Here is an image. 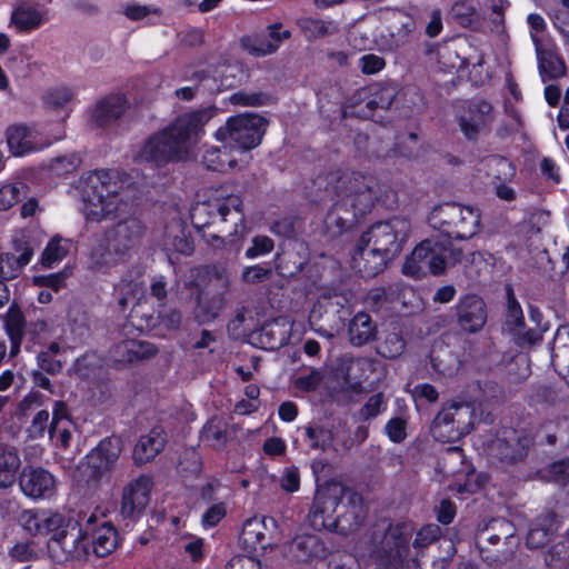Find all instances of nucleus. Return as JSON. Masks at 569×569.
Returning a JSON list of instances; mask_svg holds the SVG:
<instances>
[{
	"label": "nucleus",
	"instance_id": "f257e3e1",
	"mask_svg": "<svg viewBox=\"0 0 569 569\" xmlns=\"http://www.w3.org/2000/svg\"><path fill=\"white\" fill-rule=\"evenodd\" d=\"M79 188L88 220H112L90 248V268L104 271L126 262L146 231L134 211L130 178L117 169H98L83 174Z\"/></svg>",
	"mask_w": 569,
	"mask_h": 569
},
{
	"label": "nucleus",
	"instance_id": "f03ea898",
	"mask_svg": "<svg viewBox=\"0 0 569 569\" xmlns=\"http://www.w3.org/2000/svg\"><path fill=\"white\" fill-rule=\"evenodd\" d=\"M217 113L214 106L181 113L169 126L150 136L140 147L136 159L161 168L194 158L204 127Z\"/></svg>",
	"mask_w": 569,
	"mask_h": 569
},
{
	"label": "nucleus",
	"instance_id": "7ed1b4c3",
	"mask_svg": "<svg viewBox=\"0 0 569 569\" xmlns=\"http://www.w3.org/2000/svg\"><path fill=\"white\" fill-rule=\"evenodd\" d=\"M190 219L204 242L213 250L238 253L247 232L240 196L217 190L191 207Z\"/></svg>",
	"mask_w": 569,
	"mask_h": 569
},
{
	"label": "nucleus",
	"instance_id": "20e7f679",
	"mask_svg": "<svg viewBox=\"0 0 569 569\" xmlns=\"http://www.w3.org/2000/svg\"><path fill=\"white\" fill-rule=\"evenodd\" d=\"M316 184L325 188L331 201L328 222L335 221L340 228L370 211L377 199L375 178L357 171L336 170L319 177Z\"/></svg>",
	"mask_w": 569,
	"mask_h": 569
},
{
	"label": "nucleus",
	"instance_id": "39448f33",
	"mask_svg": "<svg viewBox=\"0 0 569 569\" xmlns=\"http://www.w3.org/2000/svg\"><path fill=\"white\" fill-rule=\"evenodd\" d=\"M409 231L410 222L405 218L395 217L373 223L356 244L352 268L362 277H375L400 253Z\"/></svg>",
	"mask_w": 569,
	"mask_h": 569
},
{
	"label": "nucleus",
	"instance_id": "423d86ee",
	"mask_svg": "<svg viewBox=\"0 0 569 569\" xmlns=\"http://www.w3.org/2000/svg\"><path fill=\"white\" fill-rule=\"evenodd\" d=\"M430 226L450 239L472 238L480 227V212L477 208L448 202L437 206L428 217Z\"/></svg>",
	"mask_w": 569,
	"mask_h": 569
},
{
	"label": "nucleus",
	"instance_id": "0eeeda50",
	"mask_svg": "<svg viewBox=\"0 0 569 569\" xmlns=\"http://www.w3.org/2000/svg\"><path fill=\"white\" fill-rule=\"evenodd\" d=\"M267 124L268 121L257 113H240L229 117L213 137L221 143H229L236 151L246 152L261 143Z\"/></svg>",
	"mask_w": 569,
	"mask_h": 569
},
{
	"label": "nucleus",
	"instance_id": "6e6552de",
	"mask_svg": "<svg viewBox=\"0 0 569 569\" xmlns=\"http://www.w3.org/2000/svg\"><path fill=\"white\" fill-rule=\"evenodd\" d=\"M477 410L473 403L453 400L435 417L432 437L440 442H455L469 435L475 427Z\"/></svg>",
	"mask_w": 569,
	"mask_h": 569
},
{
	"label": "nucleus",
	"instance_id": "1a4fd4ad",
	"mask_svg": "<svg viewBox=\"0 0 569 569\" xmlns=\"http://www.w3.org/2000/svg\"><path fill=\"white\" fill-rule=\"evenodd\" d=\"M413 527L410 523L389 526L380 546H376L370 557L381 567H398L410 561V545Z\"/></svg>",
	"mask_w": 569,
	"mask_h": 569
},
{
	"label": "nucleus",
	"instance_id": "9d476101",
	"mask_svg": "<svg viewBox=\"0 0 569 569\" xmlns=\"http://www.w3.org/2000/svg\"><path fill=\"white\" fill-rule=\"evenodd\" d=\"M446 248L439 247L433 240L427 239L419 243L406 259L402 272L412 278H420L430 271L441 273L446 268Z\"/></svg>",
	"mask_w": 569,
	"mask_h": 569
},
{
	"label": "nucleus",
	"instance_id": "9b49d317",
	"mask_svg": "<svg viewBox=\"0 0 569 569\" xmlns=\"http://www.w3.org/2000/svg\"><path fill=\"white\" fill-rule=\"evenodd\" d=\"M346 496V488L340 483H328L318 489L309 512V521L316 530H332L335 512Z\"/></svg>",
	"mask_w": 569,
	"mask_h": 569
},
{
	"label": "nucleus",
	"instance_id": "f8f14e48",
	"mask_svg": "<svg viewBox=\"0 0 569 569\" xmlns=\"http://www.w3.org/2000/svg\"><path fill=\"white\" fill-rule=\"evenodd\" d=\"M532 445V438L525 430L502 429L488 445V453L501 462L515 463L525 459Z\"/></svg>",
	"mask_w": 569,
	"mask_h": 569
},
{
	"label": "nucleus",
	"instance_id": "ddd939ff",
	"mask_svg": "<svg viewBox=\"0 0 569 569\" xmlns=\"http://www.w3.org/2000/svg\"><path fill=\"white\" fill-rule=\"evenodd\" d=\"M84 543L97 557H107L118 546V532L113 525L96 512L82 518Z\"/></svg>",
	"mask_w": 569,
	"mask_h": 569
},
{
	"label": "nucleus",
	"instance_id": "4468645a",
	"mask_svg": "<svg viewBox=\"0 0 569 569\" xmlns=\"http://www.w3.org/2000/svg\"><path fill=\"white\" fill-rule=\"evenodd\" d=\"M48 550L56 562H64L70 559H79L87 553V545L82 530V521L73 522L63 531L51 536L48 541Z\"/></svg>",
	"mask_w": 569,
	"mask_h": 569
},
{
	"label": "nucleus",
	"instance_id": "2eb2a0df",
	"mask_svg": "<svg viewBox=\"0 0 569 569\" xmlns=\"http://www.w3.org/2000/svg\"><path fill=\"white\" fill-rule=\"evenodd\" d=\"M152 488L153 480L148 475H141L128 482L122 490L121 516L136 520L148 506Z\"/></svg>",
	"mask_w": 569,
	"mask_h": 569
},
{
	"label": "nucleus",
	"instance_id": "dca6fc26",
	"mask_svg": "<svg viewBox=\"0 0 569 569\" xmlns=\"http://www.w3.org/2000/svg\"><path fill=\"white\" fill-rule=\"evenodd\" d=\"M19 487L32 500L50 499L56 493L57 480L41 467L26 466L19 475Z\"/></svg>",
	"mask_w": 569,
	"mask_h": 569
},
{
	"label": "nucleus",
	"instance_id": "f3484780",
	"mask_svg": "<svg viewBox=\"0 0 569 569\" xmlns=\"http://www.w3.org/2000/svg\"><path fill=\"white\" fill-rule=\"evenodd\" d=\"M122 451L121 440L116 437L102 439L86 457V468L94 479L110 472Z\"/></svg>",
	"mask_w": 569,
	"mask_h": 569
},
{
	"label": "nucleus",
	"instance_id": "a211bd4d",
	"mask_svg": "<svg viewBox=\"0 0 569 569\" xmlns=\"http://www.w3.org/2000/svg\"><path fill=\"white\" fill-rule=\"evenodd\" d=\"M492 120V106L487 101L472 102L458 116L459 128L468 140L478 139Z\"/></svg>",
	"mask_w": 569,
	"mask_h": 569
},
{
	"label": "nucleus",
	"instance_id": "6ab92c4d",
	"mask_svg": "<svg viewBox=\"0 0 569 569\" xmlns=\"http://www.w3.org/2000/svg\"><path fill=\"white\" fill-rule=\"evenodd\" d=\"M456 317L463 331L476 333L486 325V303L477 295H467L456 305Z\"/></svg>",
	"mask_w": 569,
	"mask_h": 569
},
{
	"label": "nucleus",
	"instance_id": "aec40b11",
	"mask_svg": "<svg viewBox=\"0 0 569 569\" xmlns=\"http://www.w3.org/2000/svg\"><path fill=\"white\" fill-rule=\"evenodd\" d=\"M157 353L158 348L154 345L136 339L122 340L109 351L110 360L121 366L150 359Z\"/></svg>",
	"mask_w": 569,
	"mask_h": 569
},
{
	"label": "nucleus",
	"instance_id": "412c9836",
	"mask_svg": "<svg viewBox=\"0 0 569 569\" xmlns=\"http://www.w3.org/2000/svg\"><path fill=\"white\" fill-rule=\"evenodd\" d=\"M6 138L9 150L16 157H23L51 144L50 141H40L38 132L23 124L10 126Z\"/></svg>",
	"mask_w": 569,
	"mask_h": 569
},
{
	"label": "nucleus",
	"instance_id": "4be33fe9",
	"mask_svg": "<svg viewBox=\"0 0 569 569\" xmlns=\"http://www.w3.org/2000/svg\"><path fill=\"white\" fill-rule=\"evenodd\" d=\"M49 20L47 12L39 9L31 0H19L11 12V24L19 32H31Z\"/></svg>",
	"mask_w": 569,
	"mask_h": 569
},
{
	"label": "nucleus",
	"instance_id": "5701e85b",
	"mask_svg": "<svg viewBox=\"0 0 569 569\" xmlns=\"http://www.w3.org/2000/svg\"><path fill=\"white\" fill-rule=\"evenodd\" d=\"M346 496L348 497L346 511L335 519L331 530L340 535H349L358 530L366 517L361 497L348 489H346Z\"/></svg>",
	"mask_w": 569,
	"mask_h": 569
},
{
	"label": "nucleus",
	"instance_id": "b1692460",
	"mask_svg": "<svg viewBox=\"0 0 569 569\" xmlns=\"http://www.w3.org/2000/svg\"><path fill=\"white\" fill-rule=\"evenodd\" d=\"M13 244L16 251L19 252L18 257L0 250V278L3 280L17 278L21 269L30 262L33 256V249L27 241L14 240Z\"/></svg>",
	"mask_w": 569,
	"mask_h": 569
},
{
	"label": "nucleus",
	"instance_id": "393cba45",
	"mask_svg": "<svg viewBox=\"0 0 569 569\" xmlns=\"http://www.w3.org/2000/svg\"><path fill=\"white\" fill-rule=\"evenodd\" d=\"M167 443V437L161 428H152L148 433L140 436L132 458L136 465H144L153 460Z\"/></svg>",
	"mask_w": 569,
	"mask_h": 569
},
{
	"label": "nucleus",
	"instance_id": "a878e982",
	"mask_svg": "<svg viewBox=\"0 0 569 569\" xmlns=\"http://www.w3.org/2000/svg\"><path fill=\"white\" fill-rule=\"evenodd\" d=\"M536 47L539 73L543 82L558 79L566 73V64L551 47H542L538 37L532 34Z\"/></svg>",
	"mask_w": 569,
	"mask_h": 569
},
{
	"label": "nucleus",
	"instance_id": "bb28decb",
	"mask_svg": "<svg viewBox=\"0 0 569 569\" xmlns=\"http://www.w3.org/2000/svg\"><path fill=\"white\" fill-rule=\"evenodd\" d=\"M128 102L121 94H111L99 100L91 113L92 120L99 127H107L119 120L126 112Z\"/></svg>",
	"mask_w": 569,
	"mask_h": 569
},
{
	"label": "nucleus",
	"instance_id": "cd10ccee",
	"mask_svg": "<svg viewBox=\"0 0 569 569\" xmlns=\"http://www.w3.org/2000/svg\"><path fill=\"white\" fill-rule=\"evenodd\" d=\"M222 147L213 144H204L202 153V163L208 170L226 172L238 166L234 156V148L229 143H222Z\"/></svg>",
	"mask_w": 569,
	"mask_h": 569
},
{
	"label": "nucleus",
	"instance_id": "c85d7f7f",
	"mask_svg": "<svg viewBox=\"0 0 569 569\" xmlns=\"http://www.w3.org/2000/svg\"><path fill=\"white\" fill-rule=\"evenodd\" d=\"M478 171L485 172L493 186L499 182H510L516 174L512 162L496 154L482 159L479 162Z\"/></svg>",
	"mask_w": 569,
	"mask_h": 569
},
{
	"label": "nucleus",
	"instance_id": "c756f323",
	"mask_svg": "<svg viewBox=\"0 0 569 569\" xmlns=\"http://www.w3.org/2000/svg\"><path fill=\"white\" fill-rule=\"evenodd\" d=\"M163 247L167 251L189 256L193 251V243L186 228L180 221H172L166 229Z\"/></svg>",
	"mask_w": 569,
	"mask_h": 569
},
{
	"label": "nucleus",
	"instance_id": "7c9ffc66",
	"mask_svg": "<svg viewBox=\"0 0 569 569\" xmlns=\"http://www.w3.org/2000/svg\"><path fill=\"white\" fill-rule=\"evenodd\" d=\"M557 530V519L552 513L539 517L530 527L527 536L529 548H539L546 545Z\"/></svg>",
	"mask_w": 569,
	"mask_h": 569
},
{
	"label": "nucleus",
	"instance_id": "2f4dec72",
	"mask_svg": "<svg viewBox=\"0 0 569 569\" xmlns=\"http://www.w3.org/2000/svg\"><path fill=\"white\" fill-rule=\"evenodd\" d=\"M240 539L248 550L256 551L258 548L266 549L268 540L266 537L264 519L257 517L248 519L243 523Z\"/></svg>",
	"mask_w": 569,
	"mask_h": 569
},
{
	"label": "nucleus",
	"instance_id": "473e14b6",
	"mask_svg": "<svg viewBox=\"0 0 569 569\" xmlns=\"http://www.w3.org/2000/svg\"><path fill=\"white\" fill-rule=\"evenodd\" d=\"M20 468L21 459L14 448H3L0 450V489L13 486Z\"/></svg>",
	"mask_w": 569,
	"mask_h": 569
},
{
	"label": "nucleus",
	"instance_id": "72a5a7b5",
	"mask_svg": "<svg viewBox=\"0 0 569 569\" xmlns=\"http://www.w3.org/2000/svg\"><path fill=\"white\" fill-rule=\"evenodd\" d=\"M348 332L352 345L363 346L375 338L376 326L369 315L359 312L351 319Z\"/></svg>",
	"mask_w": 569,
	"mask_h": 569
},
{
	"label": "nucleus",
	"instance_id": "f704fd0d",
	"mask_svg": "<svg viewBox=\"0 0 569 569\" xmlns=\"http://www.w3.org/2000/svg\"><path fill=\"white\" fill-rule=\"evenodd\" d=\"M290 550L298 561H305L309 558H319L326 553L323 543L317 536L312 535L297 537L291 542Z\"/></svg>",
	"mask_w": 569,
	"mask_h": 569
},
{
	"label": "nucleus",
	"instance_id": "c9c22d12",
	"mask_svg": "<svg viewBox=\"0 0 569 569\" xmlns=\"http://www.w3.org/2000/svg\"><path fill=\"white\" fill-rule=\"evenodd\" d=\"M73 243L70 239L54 236L46 246L41 263L43 267L52 268L67 257Z\"/></svg>",
	"mask_w": 569,
	"mask_h": 569
},
{
	"label": "nucleus",
	"instance_id": "e433bc0d",
	"mask_svg": "<svg viewBox=\"0 0 569 569\" xmlns=\"http://www.w3.org/2000/svg\"><path fill=\"white\" fill-rule=\"evenodd\" d=\"M201 438L203 442L213 448H222L228 440L227 423L221 418L212 417L203 426Z\"/></svg>",
	"mask_w": 569,
	"mask_h": 569
},
{
	"label": "nucleus",
	"instance_id": "4c0bfd02",
	"mask_svg": "<svg viewBox=\"0 0 569 569\" xmlns=\"http://www.w3.org/2000/svg\"><path fill=\"white\" fill-rule=\"evenodd\" d=\"M507 295V312H506V325L508 329L515 335H521L522 327L525 325L523 312L520 303L516 299L513 289L511 286L506 287Z\"/></svg>",
	"mask_w": 569,
	"mask_h": 569
},
{
	"label": "nucleus",
	"instance_id": "58836bf2",
	"mask_svg": "<svg viewBox=\"0 0 569 569\" xmlns=\"http://www.w3.org/2000/svg\"><path fill=\"white\" fill-rule=\"evenodd\" d=\"M387 407L388 401L383 393L377 392L370 396L363 406L353 413V418L356 421L363 423L383 413L387 410Z\"/></svg>",
	"mask_w": 569,
	"mask_h": 569
},
{
	"label": "nucleus",
	"instance_id": "ea45409f",
	"mask_svg": "<svg viewBox=\"0 0 569 569\" xmlns=\"http://www.w3.org/2000/svg\"><path fill=\"white\" fill-rule=\"evenodd\" d=\"M297 23L308 40L322 38L338 30L335 23L321 19L301 18Z\"/></svg>",
	"mask_w": 569,
	"mask_h": 569
},
{
	"label": "nucleus",
	"instance_id": "a19ab883",
	"mask_svg": "<svg viewBox=\"0 0 569 569\" xmlns=\"http://www.w3.org/2000/svg\"><path fill=\"white\" fill-rule=\"evenodd\" d=\"M441 536V529L438 525H426L418 530L412 542V548L416 551V557L412 558L415 567H418L417 557L423 555V550L436 542Z\"/></svg>",
	"mask_w": 569,
	"mask_h": 569
},
{
	"label": "nucleus",
	"instance_id": "79ce46f5",
	"mask_svg": "<svg viewBox=\"0 0 569 569\" xmlns=\"http://www.w3.org/2000/svg\"><path fill=\"white\" fill-rule=\"evenodd\" d=\"M305 432L312 450L322 452L332 446V432L323 427L307 426Z\"/></svg>",
	"mask_w": 569,
	"mask_h": 569
},
{
	"label": "nucleus",
	"instance_id": "37998d69",
	"mask_svg": "<svg viewBox=\"0 0 569 569\" xmlns=\"http://www.w3.org/2000/svg\"><path fill=\"white\" fill-rule=\"evenodd\" d=\"M42 535H51L54 536L67 529L69 526L73 523V521L67 518L64 515L52 511V510H42Z\"/></svg>",
	"mask_w": 569,
	"mask_h": 569
},
{
	"label": "nucleus",
	"instance_id": "c03bdc74",
	"mask_svg": "<svg viewBox=\"0 0 569 569\" xmlns=\"http://www.w3.org/2000/svg\"><path fill=\"white\" fill-rule=\"evenodd\" d=\"M101 366L102 361L96 353H87L77 359L72 367V371L79 378L89 379L98 373Z\"/></svg>",
	"mask_w": 569,
	"mask_h": 569
},
{
	"label": "nucleus",
	"instance_id": "a18cd8bd",
	"mask_svg": "<svg viewBox=\"0 0 569 569\" xmlns=\"http://www.w3.org/2000/svg\"><path fill=\"white\" fill-rule=\"evenodd\" d=\"M74 92L68 87H56L44 94V103L51 109H67L73 101Z\"/></svg>",
	"mask_w": 569,
	"mask_h": 569
},
{
	"label": "nucleus",
	"instance_id": "49530a36",
	"mask_svg": "<svg viewBox=\"0 0 569 569\" xmlns=\"http://www.w3.org/2000/svg\"><path fill=\"white\" fill-rule=\"evenodd\" d=\"M162 11L159 7L152 4H140L137 2L127 3L122 8V14L130 21L138 22L149 18L150 16H161Z\"/></svg>",
	"mask_w": 569,
	"mask_h": 569
},
{
	"label": "nucleus",
	"instance_id": "de8ad7c7",
	"mask_svg": "<svg viewBox=\"0 0 569 569\" xmlns=\"http://www.w3.org/2000/svg\"><path fill=\"white\" fill-rule=\"evenodd\" d=\"M27 190L28 187L22 182L0 187V210L13 207L22 196H26Z\"/></svg>",
	"mask_w": 569,
	"mask_h": 569
},
{
	"label": "nucleus",
	"instance_id": "09e8293b",
	"mask_svg": "<svg viewBox=\"0 0 569 569\" xmlns=\"http://www.w3.org/2000/svg\"><path fill=\"white\" fill-rule=\"evenodd\" d=\"M491 529L497 530L498 532H493L487 537V540L491 545H497L501 539H505L506 543L510 546H516L518 543V539L515 536L513 526L505 520H495L491 523Z\"/></svg>",
	"mask_w": 569,
	"mask_h": 569
},
{
	"label": "nucleus",
	"instance_id": "8fccbe9b",
	"mask_svg": "<svg viewBox=\"0 0 569 569\" xmlns=\"http://www.w3.org/2000/svg\"><path fill=\"white\" fill-rule=\"evenodd\" d=\"M246 51L256 57H263L276 52V46H271L267 37H246L241 39Z\"/></svg>",
	"mask_w": 569,
	"mask_h": 569
},
{
	"label": "nucleus",
	"instance_id": "3c124183",
	"mask_svg": "<svg viewBox=\"0 0 569 569\" xmlns=\"http://www.w3.org/2000/svg\"><path fill=\"white\" fill-rule=\"evenodd\" d=\"M431 363L437 372L448 377L455 375L461 366L460 360L448 351L442 355L432 356Z\"/></svg>",
	"mask_w": 569,
	"mask_h": 569
},
{
	"label": "nucleus",
	"instance_id": "603ef678",
	"mask_svg": "<svg viewBox=\"0 0 569 569\" xmlns=\"http://www.w3.org/2000/svg\"><path fill=\"white\" fill-rule=\"evenodd\" d=\"M42 510H23L18 518L20 526L31 536L42 535Z\"/></svg>",
	"mask_w": 569,
	"mask_h": 569
},
{
	"label": "nucleus",
	"instance_id": "864d4df0",
	"mask_svg": "<svg viewBox=\"0 0 569 569\" xmlns=\"http://www.w3.org/2000/svg\"><path fill=\"white\" fill-rule=\"evenodd\" d=\"M8 555L12 561L29 562L38 558L33 541H18L9 548Z\"/></svg>",
	"mask_w": 569,
	"mask_h": 569
},
{
	"label": "nucleus",
	"instance_id": "5fc2aeb1",
	"mask_svg": "<svg viewBox=\"0 0 569 569\" xmlns=\"http://www.w3.org/2000/svg\"><path fill=\"white\" fill-rule=\"evenodd\" d=\"M405 350V340L397 332L388 333L379 346V353L386 358H396Z\"/></svg>",
	"mask_w": 569,
	"mask_h": 569
},
{
	"label": "nucleus",
	"instance_id": "6e6d98bb",
	"mask_svg": "<svg viewBox=\"0 0 569 569\" xmlns=\"http://www.w3.org/2000/svg\"><path fill=\"white\" fill-rule=\"evenodd\" d=\"M230 102L241 107H260L269 102V97L262 92L238 91L231 94Z\"/></svg>",
	"mask_w": 569,
	"mask_h": 569
},
{
	"label": "nucleus",
	"instance_id": "4d7b16f0",
	"mask_svg": "<svg viewBox=\"0 0 569 569\" xmlns=\"http://www.w3.org/2000/svg\"><path fill=\"white\" fill-rule=\"evenodd\" d=\"M271 274V268L261 264L248 266L241 272V280L249 284H257L268 280Z\"/></svg>",
	"mask_w": 569,
	"mask_h": 569
},
{
	"label": "nucleus",
	"instance_id": "13d9d810",
	"mask_svg": "<svg viewBox=\"0 0 569 569\" xmlns=\"http://www.w3.org/2000/svg\"><path fill=\"white\" fill-rule=\"evenodd\" d=\"M274 243L273 240L267 236H256L251 246L246 250L244 256L248 259H254L261 256H266L273 250Z\"/></svg>",
	"mask_w": 569,
	"mask_h": 569
},
{
	"label": "nucleus",
	"instance_id": "bf43d9fd",
	"mask_svg": "<svg viewBox=\"0 0 569 569\" xmlns=\"http://www.w3.org/2000/svg\"><path fill=\"white\" fill-rule=\"evenodd\" d=\"M406 427L407 423L403 419L399 417L391 418L385 426V432L392 442L400 443L407 437Z\"/></svg>",
	"mask_w": 569,
	"mask_h": 569
},
{
	"label": "nucleus",
	"instance_id": "052dcab7",
	"mask_svg": "<svg viewBox=\"0 0 569 569\" xmlns=\"http://www.w3.org/2000/svg\"><path fill=\"white\" fill-rule=\"evenodd\" d=\"M49 412L48 410H39L33 417L29 426V435L31 438H42L44 433L49 432Z\"/></svg>",
	"mask_w": 569,
	"mask_h": 569
},
{
	"label": "nucleus",
	"instance_id": "680f3d73",
	"mask_svg": "<svg viewBox=\"0 0 569 569\" xmlns=\"http://www.w3.org/2000/svg\"><path fill=\"white\" fill-rule=\"evenodd\" d=\"M80 158L77 154H68L57 158L52 163V170L57 174H68L76 171L80 166Z\"/></svg>",
	"mask_w": 569,
	"mask_h": 569
},
{
	"label": "nucleus",
	"instance_id": "e2e57ef3",
	"mask_svg": "<svg viewBox=\"0 0 569 569\" xmlns=\"http://www.w3.org/2000/svg\"><path fill=\"white\" fill-rule=\"evenodd\" d=\"M385 66V59L373 53L365 54L359 59V68L365 74H375L381 71Z\"/></svg>",
	"mask_w": 569,
	"mask_h": 569
},
{
	"label": "nucleus",
	"instance_id": "0e129e2a",
	"mask_svg": "<svg viewBox=\"0 0 569 569\" xmlns=\"http://www.w3.org/2000/svg\"><path fill=\"white\" fill-rule=\"evenodd\" d=\"M281 488L287 492H296L300 488V473L297 467H287L283 469L281 479Z\"/></svg>",
	"mask_w": 569,
	"mask_h": 569
},
{
	"label": "nucleus",
	"instance_id": "69168bd1",
	"mask_svg": "<svg viewBox=\"0 0 569 569\" xmlns=\"http://www.w3.org/2000/svg\"><path fill=\"white\" fill-rule=\"evenodd\" d=\"M70 425H50L49 427V436L51 440L59 442L61 447L68 448L71 440V431L69 429Z\"/></svg>",
	"mask_w": 569,
	"mask_h": 569
},
{
	"label": "nucleus",
	"instance_id": "338daca9",
	"mask_svg": "<svg viewBox=\"0 0 569 569\" xmlns=\"http://www.w3.org/2000/svg\"><path fill=\"white\" fill-rule=\"evenodd\" d=\"M321 380V372L319 370H312L308 375L297 378L295 385L299 390L311 391L320 385Z\"/></svg>",
	"mask_w": 569,
	"mask_h": 569
},
{
	"label": "nucleus",
	"instance_id": "774afa93",
	"mask_svg": "<svg viewBox=\"0 0 569 569\" xmlns=\"http://www.w3.org/2000/svg\"><path fill=\"white\" fill-rule=\"evenodd\" d=\"M226 569H261V563L250 556H236L228 562Z\"/></svg>",
	"mask_w": 569,
	"mask_h": 569
}]
</instances>
